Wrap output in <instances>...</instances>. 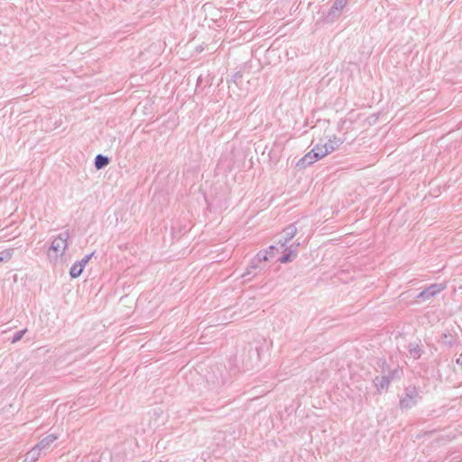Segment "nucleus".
I'll list each match as a JSON object with an SVG mask.
<instances>
[{
	"label": "nucleus",
	"instance_id": "17",
	"mask_svg": "<svg viewBox=\"0 0 462 462\" xmlns=\"http://www.w3.org/2000/svg\"><path fill=\"white\" fill-rule=\"evenodd\" d=\"M13 253H14L13 249L1 251L0 252V263L8 262L12 258Z\"/></svg>",
	"mask_w": 462,
	"mask_h": 462
},
{
	"label": "nucleus",
	"instance_id": "11",
	"mask_svg": "<svg viewBox=\"0 0 462 462\" xmlns=\"http://www.w3.org/2000/svg\"><path fill=\"white\" fill-rule=\"evenodd\" d=\"M57 439L58 437L55 434H49L35 446L42 450L48 448Z\"/></svg>",
	"mask_w": 462,
	"mask_h": 462
},
{
	"label": "nucleus",
	"instance_id": "5",
	"mask_svg": "<svg viewBox=\"0 0 462 462\" xmlns=\"http://www.w3.org/2000/svg\"><path fill=\"white\" fill-rule=\"evenodd\" d=\"M69 237V231H64L60 233L57 237H55L51 245L50 250H52L56 253H60L63 254L64 251L67 248V241Z\"/></svg>",
	"mask_w": 462,
	"mask_h": 462
},
{
	"label": "nucleus",
	"instance_id": "14",
	"mask_svg": "<svg viewBox=\"0 0 462 462\" xmlns=\"http://www.w3.org/2000/svg\"><path fill=\"white\" fill-rule=\"evenodd\" d=\"M110 160L107 156L103 154H97L95 158L94 165L97 170H101L108 165Z\"/></svg>",
	"mask_w": 462,
	"mask_h": 462
},
{
	"label": "nucleus",
	"instance_id": "2",
	"mask_svg": "<svg viewBox=\"0 0 462 462\" xmlns=\"http://www.w3.org/2000/svg\"><path fill=\"white\" fill-rule=\"evenodd\" d=\"M328 149L321 143H317L307 154H305L297 163V166L306 168L313 162L328 155Z\"/></svg>",
	"mask_w": 462,
	"mask_h": 462
},
{
	"label": "nucleus",
	"instance_id": "13",
	"mask_svg": "<svg viewBox=\"0 0 462 462\" xmlns=\"http://www.w3.org/2000/svg\"><path fill=\"white\" fill-rule=\"evenodd\" d=\"M390 383L389 379L383 374L381 376H376L374 379V383L378 391L387 389Z\"/></svg>",
	"mask_w": 462,
	"mask_h": 462
},
{
	"label": "nucleus",
	"instance_id": "20",
	"mask_svg": "<svg viewBox=\"0 0 462 462\" xmlns=\"http://www.w3.org/2000/svg\"><path fill=\"white\" fill-rule=\"evenodd\" d=\"M457 364H458L462 367V353L459 355V357L457 359Z\"/></svg>",
	"mask_w": 462,
	"mask_h": 462
},
{
	"label": "nucleus",
	"instance_id": "4",
	"mask_svg": "<svg viewBox=\"0 0 462 462\" xmlns=\"http://www.w3.org/2000/svg\"><path fill=\"white\" fill-rule=\"evenodd\" d=\"M446 289V285L444 283H432L421 291L417 299H421L423 300H430V298L436 296Z\"/></svg>",
	"mask_w": 462,
	"mask_h": 462
},
{
	"label": "nucleus",
	"instance_id": "3",
	"mask_svg": "<svg viewBox=\"0 0 462 462\" xmlns=\"http://www.w3.org/2000/svg\"><path fill=\"white\" fill-rule=\"evenodd\" d=\"M419 399V393L415 387H408L405 389L404 396L400 400L402 409H411L415 406Z\"/></svg>",
	"mask_w": 462,
	"mask_h": 462
},
{
	"label": "nucleus",
	"instance_id": "9",
	"mask_svg": "<svg viewBox=\"0 0 462 462\" xmlns=\"http://www.w3.org/2000/svg\"><path fill=\"white\" fill-rule=\"evenodd\" d=\"M401 373L402 372L398 367L390 369L389 366L385 365V363L383 364L382 374L383 375L387 377L390 382L394 380L395 378L400 377Z\"/></svg>",
	"mask_w": 462,
	"mask_h": 462
},
{
	"label": "nucleus",
	"instance_id": "8",
	"mask_svg": "<svg viewBox=\"0 0 462 462\" xmlns=\"http://www.w3.org/2000/svg\"><path fill=\"white\" fill-rule=\"evenodd\" d=\"M297 227L294 225H289L283 229L282 237L279 239L280 247L287 246L288 243L296 236Z\"/></svg>",
	"mask_w": 462,
	"mask_h": 462
},
{
	"label": "nucleus",
	"instance_id": "7",
	"mask_svg": "<svg viewBox=\"0 0 462 462\" xmlns=\"http://www.w3.org/2000/svg\"><path fill=\"white\" fill-rule=\"evenodd\" d=\"M348 0H335L333 5L328 13L327 19L333 22L338 18L341 14L342 10L346 5Z\"/></svg>",
	"mask_w": 462,
	"mask_h": 462
},
{
	"label": "nucleus",
	"instance_id": "1",
	"mask_svg": "<svg viewBox=\"0 0 462 462\" xmlns=\"http://www.w3.org/2000/svg\"><path fill=\"white\" fill-rule=\"evenodd\" d=\"M279 251V247L275 245L269 246L268 250L260 251L251 261L250 265L246 271L242 274V277L246 282H250L253 277L257 275L260 272L264 270L263 263L267 262L270 258H273L276 252Z\"/></svg>",
	"mask_w": 462,
	"mask_h": 462
},
{
	"label": "nucleus",
	"instance_id": "15",
	"mask_svg": "<svg viewBox=\"0 0 462 462\" xmlns=\"http://www.w3.org/2000/svg\"><path fill=\"white\" fill-rule=\"evenodd\" d=\"M83 270V265L76 262L70 267L69 275L71 276V278H77L82 273Z\"/></svg>",
	"mask_w": 462,
	"mask_h": 462
},
{
	"label": "nucleus",
	"instance_id": "21",
	"mask_svg": "<svg viewBox=\"0 0 462 462\" xmlns=\"http://www.w3.org/2000/svg\"><path fill=\"white\" fill-rule=\"evenodd\" d=\"M241 77H242L241 73H240V72H236V73L234 75V77H233V78H234V79L236 80V79L241 78Z\"/></svg>",
	"mask_w": 462,
	"mask_h": 462
},
{
	"label": "nucleus",
	"instance_id": "10",
	"mask_svg": "<svg viewBox=\"0 0 462 462\" xmlns=\"http://www.w3.org/2000/svg\"><path fill=\"white\" fill-rule=\"evenodd\" d=\"M342 141L340 138H337V136L333 135L331 138L328 139L327 143H324L326 146V149H328V153H331L334 151H336L341 144Z\"/></svg>",
	"mask_w": 462,
	"mask_h": 462
},
{
	"label": "nucleus",
	"instance_id": "16",
	"mask_svg": "<svg viewBox=\"0 0 462 462\" xmlns=\"http://www.w3.org/2000/svg\"><path fill=\"white\" fill-rule=\"evenodd\" d=\"M409 351H410L411 356L414 359H418V358L420 357L421 350H420V348L419 347L418 345L410 344Z\"/></svg>",
	"mask_w": 462,
	"mask_h": 462
},
{
	"label": "nucleus",
	"instance_id": "18",
	"mask_svg": "<svg viewBox=\"0 0 462 462\" xmlns=\"http://www.w3.org/2000/svg\"><path fill=\"white\" fill-rule=\"evenodd\" d=\"M26 331H27L26 328L16 331L11 339V343L14 344V343H17L18 341H20L23 338V337L24 336V334L26 333Z\"/></svg>",
	"mask_w": 462,
	"mask_h": 462
},
{
	"label": "nucleus",
	"instance_id": "19",
	"mask_svg": "<svg viewBox=\"0 0 462 462\" xmlns=\"http://www.w3.org/2000/svg\"><path fill=\"white\" fill-rule=\"evenodd\" d=\"M93 255H94V252L85 255L84 258L81 261H79L78 263H81L83 265V267L85 268L86 264L90 261V259L92 258Z\"/></svg>",
	"mask_w": 462,
	"mask_h": 462
},
{
	"label": "nucleus",
	"instance_id": "12",
	"mask_svg": "<svg viewBox=\"0 0 462 462\" xmlns=\"http://www.w3.org/2000/svg\"><path fill=\"white\" fill-rule=\"evenodd\" d=\"M41 449L34 446L31 450L25 454L24 462H35L41 456Z\"/></svg>",
	"mask_w": 462,
	"mask_h": 462
},
{
	"label": "nucleus",
	"instance_id": "6",
	"mask_svg": "<svg viewBox=\"0 0 462 462\" xmlns=\"http://www.w3.org/2000/svg\"><path fill=\"white\" fill-rule=\"evenodd\" d=\"M300 243L292 244L290 246L280 247L282 249L283 255L279 258V262L282 263H287L292 262L293 259L297 256V247Z\"/></svg>",
	"mask_w": 462,
	"mask_h": 462
}]
</instances>
